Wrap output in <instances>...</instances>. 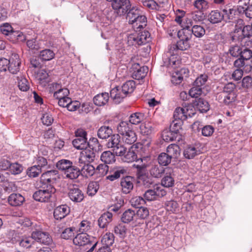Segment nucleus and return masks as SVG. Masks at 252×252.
I'll return each instance as SVG.
<instances>
[{"label":"nucleus","instance_id":"f257e3e1","mask_svg":"<svg viewBox=\"0 0 252 252\" xmlns=\"http://www.w3.org/2000/svg\"><path fill=\"white\" fill-rule=\"evenodd\" d=\"M56 189L51 185H47L46 188L38 189L33 194L34 200L41 202H48L51 201L52 195L55 193Z\"/></svg>","mask_w":252,"mask_h":252},{"label":"nucleus","instance_id":"f03ea898","mask_svg":"<svg viewBox=\"0 0 252 252\" xmlns=\"http://www.w3.org/2000/svg\"><path fill=\"white\" fill-rule=\"evenodd\" d=\"M76 138L72 141L73 146L77 149H84L88 147L87 132L82 128H78L75 131Z\"/></svg>","mask_w":252,"mask_h":252},{"label":"nucleus","instance_id":"7ed1b4c3","mask_svg":"<svg viewBox=\"0 0 252 252\" xmlns=\"http://www.w3.org/2000/svg\"><path fill=\"white\" fill-rule=\"evenodd\" d=\"M111 5L118 16L126 14L131 7L129 0H113Z\"/></svg>","mask_w":252,"mask_h":252},{"label":"nucleus","instance_id":"20e7f679","mask_svg":"<svg viewBox=\"0 0 252 252\" xmlns=\"http://www.w3.org/2000/svg\"><path fill=\"white\" fill-rule=\"evenodd\" d=\"M143 148V144L140 142L136 143L133 144L128 151L123 156V160L127 162H131L137 158V153L139 150L142 149Z\"/></svg>","mask_w":252,"mask_h":252},{"label":"nucleus","instance_id":"39448f33","mask_svg":"<svg viewBox=\"0 0 252 252\" xmlns=\"http://www.w3.org/2000/svg\"><path fill=\"white\" fill-rule=\"evenodd\" d=\"M150 40V33L148 31H144L139 32L136 36H130L128 41H133L132 44L141 45L148 42Z\"/></svg>","mask_w":252,"mask_h":252},{"label":"nucleus","instance_id":"423d86ee","mask_svg":"<svg viewBox=\"0 0 252 252\" xmlns=\"http://www.w3.org/2000/svg\"><path fill=\"white\" fill-rule=\"evenodd\" d=\"M32 238L37 242L44 245H50L52 242V239L48 232L41 231H33Z\"/></svg>","mask_w":252,"mask_h":252},{"label":"nucleus","instance_id":"0eeeda50","mask_svg":"<svg viewBox=\"0 0 252 252\" xmlns=\"http://www.w3.org/2000/svg\"><path fill=\"white\" fill-rule=\"evenodd\" d=\"M134 178L126 175L121 179L120 186L123 193H130L133 189Z\"/></svg>","mask_w":252,"mask_h":252},{"label":"nucleus","instance_id":"6e6552de","mask_svg":"<svg viewBox=\"0 0 252 252\" xmlns=\"http://www.w3.org/2000/svg\"><path fill=\"white\" fill-rule=\"evenodd\" d=\"M9 61L7 70L12 74H16L20 70L21 64L19 55L16 53L12 54L9 58Z\"/></svg>","mask_w":252,"mask_h":252},{"label":"nucleus","instance_id":"1a4fd4ad","mask_svg":"<svg viewBox=\"0 0 252 252\" xmlns=\"http://www.w3.org/2000/svg\"><path fill=\"white\" fill-rule=\"evenodd\" d=\"M231 40L233 42L240 43L241 45L249 48L252 46V36H242L239 33V31H234L231 36Z\"/></svg>","mask_w":252,"mask_h":252},{"label":"nucleus","instance_id":"9d476101","mask_svg":"<svg viewBox=\"0 0 252 252\" xmlns=\"http://www.w3.org/2000/svg\"><path fill=\"white\" fill-rule=\"evenodd\" d=\"M68 196L70 199L75 203H80L84 198L83 191L78 188L73 187L68 189Z\"/></svg>","mask_w":252,"mask_h":252},{"label":"nucleus","instance_id":"9b49d317","mask_svg":"<svg viewBox=\"0 0 252 252\" xmlns=\"http://www.w3.org/2000/svg\"><path fill=\"white\" fill-rule=\"evenodd\" d=\"M165 175L161 180V185L166 188H170L174 185V170L170 167H166Z\"/></svg>","mask_w":252,"mask_h":252},{"label":"nucleus","instance_id":"f8f14e48","mask_svg":"<svg viewBox=\"0 0 252 252\" xmlns=\"http://www.w3.org/2000/svg\"><path fill=\"white\" fill-rule=\"evenodd\" d=\"M236 93L228 94L226 93H220L218 94L217 99L220 103L226 105H229L236 101Z\"/></svg>","mask_w":252,"mask_h":252},{"label":"nucleus","instance_id":"ddd939ff","mask_svg":"<svg viewBox=\"0 0 252 252\" xmlns=\"http://www.w3.org/2000/svg\"><path fill=\"white\" fill-rule=\"evenodd\" d=\"M58 173V171L55 170L45 172L41 176V183L44 185L46 184H48V185H51V183H54L56 181Z\"/></svg>","mask_w":252,"mask_h":252},{"label":"nucleus","instance_id":"4468645a","mask_svg":"<svg viewBox=\"0 0 252 252\" xmlns=\"http://www.w3.org/2000/svg\"><path fill=\"white\" fill-rule=\"evenodd\" d=\"M110 175L106 178L107 179L113 181L119 178L124 177L127 174V169L124 167H117L113 169L110 172Z\"/></svg>","mask_w":252,"mask_h":252},{"label":"nucleus","instance_id":"2eb2a0df","mask_svg":"<svg viewBox=\"0 0 252 252\" xmlns=\"http://www.w3.org/2000/svg\"><path fill=\"white\" fill-rule=\"evenodd\" d=\"M50 92L53 93V97H60L59 95L61 90H62L64 95H69V91L68 89L63 87L62 85L60 83H53L49 85Z\"/></svg>","mask_w":252,"mask_h":252},{"label":"nucleus","instance_id":"dca6fc26","mask_svg":"<svg viewBox=\"0 0 252 252\" xmlns=\"http://www.w3.org/2000/svg\"><path fill=\"white\" fill-rule=\"evenodd\" d=\"M70 212V209L66 205H62L57 207L54 211V217L56 220L64 218Z\"/></svg>","mask_w":252,"mask_h":252},{"label":"nucleus","instance_id":"f3484780","mask_svg":"<svg viewBox=\"0 0 252 252\" xmlns=\"http://www.w3.org/2000/svg\"><path fill=\"white\" fill-rule=\"evenodd\" d=\"M75 245L84 246L91 243L89 236L86 233H80L73 239Z\"/></svg>","mask_w":252,"mask_h":252},{"label":"nucleus","instance_id":"a211bd4d","mask_svg":"<svg viewBox=\"0 0 252 252\" xmlns=\"http://www.w3.org/2000/svg\"><path fill=\"white\" fill-rule=\"evenodd\" d=\"M81 150H83L81 153L82 158L88 162H92L94 160L96 152L95 150L88 147Z\"/></svg>","mask_w":252,"mask_h":252},{"label":"nucleus","instance_id":"6ab92c4d","mask_svg":"<svg viewBox=\"0 0 252 252\" xmlns=\"http://www.w3.org/2000/svg\"><path fill=\"white\" fill-rule=\"evenodd\" d=\"M193 104L196 109L201 113H206L210 109L209 103L203 98L195 99Z\"/></svg>","mask_w":252,"mask_h":252},{"label":"nucleus","instance_id":"aec40b11","mask_svg":"<svg viewBox=\"0 0 252 252\" xmlns=\"http://www.w3.org/2000/svg\"><path fill=\"white\" fill-rule=\"evenodd\" d=\"M117 131L122 136L133 129V126L129 121H121L117 126Z\"/></svg>","mask_w":252,"mask_h":252},{"label":"nucleus","instance_id":"412c9836","mask_svg":"<svg viewBox=\"0 0 252 252\" xmlns=\"http://www.w3.org/2000/svg\"><path fill=\"white\" fill-rule=\"evenodd\" d=\"M126 96L125 92L122 91V89H119L118 87H115L110 91V97L116 103H120Z\"/></svg>","mask_w":252,"mask_h":252},{"label":"nucleus","instance_id":"4be33fe9","mask_svg":"<svg viewBox=\"0 0 252 252\" xmlns=\"http://www.w3.org/2000/svg\"><path fill=\"white\" fill-rule=\"evenodd\" d=\"M147 18L145 15H140L138 18L134 20L133 23H131L133 28L136 32H139L141 29H143L147 26Z\"/></svg>","mask_w":252,"mask_h":252},{"label":"nucleus","instance_id":"5701e85b","mask_svg":"<svg viewBox=\"0 0 252 252\" xmlns=\"http://www.w3.org/2000/svg\"><path fill=\"white\" fill-rule=\"evenodd\" d=\"M136 70L132 73V77L133 78L137 80H140L144 78L147 75L148 71L147 66L140 67L138 64L136 65Z\"/></svg>","mask_w":252,"mask_h":252},{"label":"nucleus","instance_id":"b1692460","mask_svg":"<svg viewBox=\"0 0 252 252\" xmlns=\"http://www.w3.org/2000/svg\"><path fill=\"white\" fill-rule=\"evenodd\" d=\"M9 204L13 206L21 205L25 201V198L19 193H12L8 197Z\"/></svg>","mask_w":252,"mask_h":252},{"label":"nucleus","instance_id":"393cba45","mask_svg":"<svg viewBox=\"0 0 252 252\" xmlns=\"http://www.w3.org/2000/svg\"><path fill=\"white\" fill-rule=\"evenodd\" d=\"M112 214L109 212L103 213L98 220V224L100 228H105L112 220Z\"/></svg>","mask_w":252,"mask_h":252},{"label":"nucleus","instance_id":"a878e982","mask_svg":"<svg viewBox=\"0 0 252 252\" xmlns=\"http://www.w3.org/2000/svg\"><path fill=\"white\" fill-rule=\"evenodd\" d=\"M193 116V113L191 115L187 114V112H186L185 108L178 107L177 108L173 114V117L174 119L180 120L181 121H184L187 119L188 117H192Z\"/></svg>","mask_w":252,"mask_h":252},{"label":"nucleus","instance_id":"bb28decb","mask_svg":"<svg viewBox=\"0 0 252 252\" xmlns=\"http://www.w3.org/2000/svg\"><path fill=\"white\" fill-rule=\"evenodd\" d=\"M109 98L108 93H103L95 95L93 101L95 105L100 106L105 105L108 102Z\"/></svg>","mask_w":252,"mask_h":252},{"label":"nucleus","instance_id":"cd10ccee","mask_svg":"<svg viewBox=\"0 0 252 252\" xmlns=\"http://www.w3.org/2000/svg\"><path fill=\"white\" fill-rule=\"evenodd\" d=\"M80 174V170L77 167L74 166L64 173V178L73 180L77 179Z\"/></svg>","mask_w":252,"mask_h":252},{"label":"nucleus","instance_id":"c85d7f7f","mask_svg":"<svg viewBox=\"0 0 252 252\" xmlns=\"http://www.w3.org/2000/svg\"><path fill=\"white\" fill-rule=\"evenodd\" d=\"M166 171V168L160 165H153L150 169V175L154 178H160Z\"/></svg>","mask_w":252,"mask_h":252},{"label":"nucleus","instance_id":"c756f323","mask_svg":"<svg viewBox=\"0 0 252 252\" xmlns=\"http://www.w3.org/2000/svg\"><path fill=\"white\" fill-rule=\"evenodd\" d=\"M100 160L104 164H112L116 161L115 154L109 151L103 152L100 156Z\"/></svg>","mask_w":252,"mask_h":252},{"label":"nucleus","instance_id":"7c9ffc66","mask_svg":"<svg viewBox=\"0 0 252 252\" xmlns=\"http://www.w3.org/2000/svg\"><path fill=\"white\" fill-rule=\"evenodd\" d=\"M166 153L173 158H177L181 154L180 147L175 144H170L167 148Z\"/></svg>","mask_w":252,"mask_h":252},{"label":"nucleus","instance_id":"2f4dec72","mask_svg":"<svg viewBox=\"0 0 252 252\" xmlns=\"http://www.w3.org/2000/svg\"><path fill=\"white\" fill-rule=\"evenodd\" d=\"M198 150L194 146L192 145H188L184 149V156L185 158L188 159H192L196 155L199 154Z\"/></svg>","mask_w":252,"mask_h":252},{"label":"nucleus","instance_id":"473e14b6","mask_svg":"<svg viewBox=\"0 0 252 252\" xmlns=\"http://www.w3.org/2000/svg\"><path fill=\"white\" fill-rule=\"evenodd\" d=\"M224 15L218 10L212 11L208 15L209 21L213 23H218L223 19Z\"/></svg>","mask_w":252,"mask_h":252},{"label":"nucleus","instance_id":"72a5a7b5","mask_svg":"<svg viewBox=\"0 0 252 252\" xmlns=\"http://www.w3.org/2000/svg\"><path fill=\"white\" fill-rule=\"evenodd\" d=\"M113 131L111 127L108 126H102L97 131V136L102 139H106L112 135Z\"/></svg>","mask_w":252,"mask_h":252},{"label":"nucleus","instance_id":"f704fd0d","mask_svg":"<svg viewBox=\"0 0 252 252\" xmlns=\"http://www.w3.org/2000/svg\"><path fill=\"white\" fill-rule=\"evenodd\" d=\"M145 119V114L141 112H135L132 114L129 117V122L131 125H138Z\"/></svg>","mask_w":252,"mask_h":252},{"label":"nucleus","instance_id":"c9c22d12","mask_svg":"<svg viewBox=\"0 0 252 252\" xmlns=\"http://www.w3.org/2000/svg\"><path fill=\"white\" fill-rule=\"evenodd\" d=\"M161 136L163 140L168 142L175 140L177 134L170 128H166L163 130Z\"/></svg>","mask_w":252,"mask_h":252},{"label":"nucleus","instance_id":"e433bc0d","mask_svg":"<svg viewBox=\"0 0 252 252\" xmlns=\"http://www.w3.org/2000/svg\"><path fill=\"white\" fill-rule=\"evenodd\" d=\"M135 215L136 213L134 210L127 209L123 213L121 220L124 223H128L133 220Z\"/></svg>","mask_w":252,"mask_h":252},{"label":"nucleus","instance_id":"4c0bfd02","mask_svg":"<svg viewBox=\"0 0 252 252\" xmlns=\"http://www.w3.org/2000/svg\"><path fill=\"white\" fill-rule=\"evenodd\" d=\"M122 139L126 143L131 145L136 142L137 140V136L135 131L132 129L126 134L123 135Z\"/></svg>","mask_w":252,"mask_h":252},{"label":"nucleus","instance_id":"58836bf2","mask_svg":"<svg viewBox=\"0 0 252 252\" xmlns=\"http://www.w3.org/2000/svg\"><path fill=\"white\" fill-rule=\"evenodd\" d=\"M81 174L86 177L92 176L95 172L94 167L91 164H85L80 170Z\"/></svg>","mask_w":252,"mask_h":252},{"label":"nucleus","instance_id":"ea45409f","mask_svg":"<svg viewBox=\"0 0 252 252\" xmlns=\"http://www.w3.org/2000/svg\"><path fill=\"white\" fill-rule=\"evenodd\" d=\"M122 91L127 95L131 94L135 89V82L133 80H129L124 83L121 87Z\"/></svg>","mask_w":252,"mask_h":252},{"label":"nucleus","instance_id":"a19ab883","mask_svg":"<svg viewBox=\"0 0 252 252\" xmlns=\"http://www.w3.org/2000/svg\"><path fill=\"white\" fill-rule=\"evenodd\" d=\"M129 11L127 12L126 19L128 20L129 24L133 23L134 20L138 18L141 15L140 11L138 9L132 8L129 9Z\"/></svg>","mask_w":252,"mask_h":252},{"label":"nucleus","instance_id":"79ce46f5","mask_svg":"<svg viewBox=\"0 0 252 252\" xmlns=\"http://www.w3.org/2000/svg\"><path fill=\"white\" fill-rule=\"evenodd\" d=\"M189 40H182L180 39L178 41L176 44H173L171 49L173 48L174 50L178 49L181 51L186 50L190 47V44L189 43Z\"/></svg>","mask_w":252,"mask_h":252},{"label":"nucleus","instance_id":"37998d69","mask_svg":"<svg viewBox=\"0 0 252 252\" xmlns=\"http://www.w3.org/2000/svg\"><path fill=\"white\" fill-rule=\"evenodd\" d=\"M172 158L167 153H161L158 155V160L159 165L166 166L170 163Z\"/></svg>","mask_w":252,"mask_h":252},{"label":"nucleus","instance_id":"c03bdc74","mask_svg":"<svg viewBox=\"0 0 252 252\" xmlns=\"http://www.w3.org/2000/svg\"><path fill=\"white\" fill-rule=\"evenodd\" d=\"M114 242V236L112 233H106L101 239L103 246L110 247Z\"/></svg>","mask_w":252,"mask_h":252},{"label":"nucleus","instance_id":"a18cd8bd","mask_svg":"<svg viewBox=\"0 0 252 252\" xmlns=\"http://www.w3.org/2000/svg\"><path fill=\"white\" fill-rule=\"evenodd\" d=\"M76 232V229L74 227L66 228L62 232L61 237L64 239H70L74 236Z\"/></svg>","mask_w":252,"mask_h":252},{"label":"nucleus","instance_id":"49530a36","mask_svg":"<svg viewBox=\"0 0 252 252\" xmlns=\"http://www.w3.org/2000/svg\"><path fill=\"white\" fill-rule=\"evenodd\" d=\"M191 32L196 37L201 38L205 34V29L200 25L194 24L191 29Z\"/></svg>","mask_w":252,"mask_h":252},{"label":"nucleus","instance_id":"de8ad7c7","mask_svg":"<svg viewBox=\"0 0 252 252\" xmlns=\"http://www.w3.org/2000/svg\"><path fill=\"white\" fill-rule=\"evenodd\" d=\"M122 143L120 141V136L119 134H114L112 136L107 144L109 148H112L113 150L117 146H119Z\"/></svg>","mask_w":252,"mask_h":252},{"label":"nucleus","instance_id":"09e8293b","mask_svg":"<svg viewBox=\"0 0 252 252\" xmlns=\"http://www.w3.org/2000/svg\"><path fill=\"white\" fill-rule=\"evenodd\" d=\"M192 36L191 29H182L178 32V36L179 39L182 40H190Z\"/></svg>","mask_w":252,"mask_h":252},{"label":"nucleus","instance_id":"8fccbe9b","mask_svg":"<svg viewBox=\"0 0 252 252\" xmlns=\"http://www.w3.org/2000/svg\"><path fill=\"white\" fill-rule=\"evenodd\" d=\"M99 184L97 182H90L88 186L87 193L89 196H93L96 194L99 189Z\"/></svg>","mask_w":252,"mask_h":252},{"label":"nucleus","instance_id":"3c124183","mask_svg":"<svg viewBox=\"0 0 252 252\" xmlns=\"http://www.w3.org/2000/svg\"><path fill=\"white\" fill-rule=\"evenodd\" d=\"M142 4L146 7L151 10H160L161 6L154 0H143Z\"/></svg>","mask_w":252,"mask_h":252},{"label":"nucleus","instance_id":"603ef678","mask_svg":"<svg viewBox=\"0 0 252 252\" xmlns=\"http://www.w3.org/2000/svg\"><path fill=\"white\" fill-rule=\"evenodd\" d=\"M165 208L167 211L175 213L178 210L179 204L174 200L167 201L164 204Z\"/></svg>","mask_w":252,"mask_h":252},{"label":"nucleus","instance_id":"864d4df0","mask_svg":"<svg viewBox=\"0 0 252 252\" xmlns=\"http://www.w3.org/2000/svg\"><path fill=\"white\" fill-rule=\"evenodd\" d=\"M88 147L95 150V152H99L102 150V147L96 138L92 137L90 138L89 141L88 142Z\"/></svg>","mask_w":252,"mask_h":252},{"label":"nucleus","instance_id":"5fc2aeb1","mask_svg":"<svg viewBox=\"0 0 252 252\" xmlns=\"http://www.w3.org/2000/svg\"><path fill=\"white\" fill-rule=\"evenodd\" d=\"M55 53L50 49H45L40 52V57L43 61H48L53 59Z\"/></svg>","mask_w":252,"mask_h":252},{"label":"nucleus","instance_id":"6e6d98bb","mask_svg":"<svg viewBox=\"0 0 252 252\" xmlns=\"http://www.w3.org/2000/svg\"><path fill=\"white\" fill-rule=\"evenodd\" d=\"M18 86L19 89L23 92H26L30 89L28 80L22 76L18 77Z\"/></svg>","mask_w":252,"mask_h":252},{"label":"nucleus","instance_id":"4d7b16f0","mask_svg":"<svg viewBox=\"0 0 252 252\" xmlns=\"http://www.w3.org/2000/svg\"><path fill=\"white\" fill-rule=\"evenodd\" d=\"M222 11L223 12L222 14L224 15L223 19L226 21L228 20L233 19L235 12L233 8H230L229 6H226L223 9Z\"/></svg>","mask_w":252,"mask_h":252},{"label":"nucleus","instance_id":"13d9d810","mask_svg":"<svg viewBox=\"0 0 252 252\" xmlns=\"http://www.w3.org/2000/svg\"><path fill=\"white\" fill-rule=\"evenodd\" d=\"M41 172V168L35 165L28 169L27 174L30 177L35 178L38 176Z\"/></svg>","mask_w":252,"mask_h":252},{"label":"nucleus","instance_id":"bf43d9fd","mask_svg":"<svg viewBox=\"0 0 252 252\" xmlns=\"http://www.w3.org/2000/svg\"><path fill=\"white\" fill-rule=\"evenodd\" d=\"M34 162L36 164L35 165L41 168L42 170V169H46L49 167L46 158L43 157L37 156Z\"/></svg>","mask_w":252,"mask_h":252},{"label":"nucleus","instance_id":"052dcab7","mask_svg":"<svg viewBox=\"0 0 252 252\" xmlns=\"http://www.w3.org/2000/svg\"><path fill=\"white\" fill-rule=\"evenodd\" d=\"M130 202L133 207L139 208L145 203V200L141 196H135L131 199Z\"/></svg>","mask_w":252,"mask_h":252},{"label":"nucleus","instance_id":"680f3d73","mask_svg":"<svg viewBox=\"0 0 252 252\" xmlns=\"http://www.w3.org/2000/svg\"><path fill=\"white\" fill-rule=\"evenodd\" d=\"M193 5L199 12H203L208 7V2L205 0H196Z\"/></svg>","mask_w":252,"mask_h":252},{"label":"nucleus","instance_id":"e2e57ef3","mask_svg":"<svg viewBox=\"0 0 252 252\" xmlns=\"http://www.w3.org/2000/svg\"><path fill=\"white\" fill-rule=\"evenodd\" d=\"M208 76L206 74H200L194 81V85L201 88L205 84L208 80Z\"/></svg>","mask_w":252,"mask_h":252},{"label":"nucleus","instance_id":"0e129e2a","mask_svg":"<svg viewBox=\"0 0 252 252\" xmlns=\"http://www.w3.org/2000/svg\"><path fill=\"white\" fill-rule=\"evenodd\" d=\"M0 31L5 35H15V32L13 31L12 27L8 23L4 24L0 27Z\"/></svg>","mask_w":252,"mask_h":252},{"label":"nucleus","instance_id":"69168bd1","mask_svg":"<svg viewBox=\"0 0 252 252\" xmlns=\"http://www.w3.org/2000/svg\"><path fill=\"white\" fill-rule=\"evenodd\" d=\"M156 192L155 188L154 189H149L147 190L144 195L145 200L153 201L157 199Z\"/></svg>","mask_w":252,"mask_h":252},{"label":"nucleus","instance_id":"338daca9","mask_svg":"<svg viewBox=\"0 0 252 252\" xmlns=\"http://www.w3.org/2000/svg\"><path fill=\"white\" fill-rule=\"evenodd\" d=\"M114 232L120 238H124L126 234V228L125 225L120 224L114 227Z\"/></svg>","mask_w":252,"mask_h":252},{"label":"nucleus","instance_id":"774afa93","mask_svg":"<svg viewBox=\"0 0 252 252\" xmlns=\"http://www.w3.org/2000/svg\"><path fill=\"white\" fill-rule=\"evenodd\" d=\"M23 170V167L21 164L15 162L11 164L9 171L12 174L17 175L21 173Z\"/></svg>","mask_w":252,"mask_h":252}]
</instances>
